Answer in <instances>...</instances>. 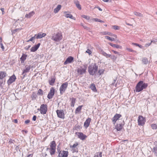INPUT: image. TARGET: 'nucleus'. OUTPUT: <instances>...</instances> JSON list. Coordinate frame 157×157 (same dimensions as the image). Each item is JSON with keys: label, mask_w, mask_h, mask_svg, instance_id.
Returning a JSON list of instances; mask_svg holds the SVG:
<instances>
[{"label": "nucleus", "mask_w": 157, "mask_h": 157, "mask_svg": "<svg viewBox=\"0 0 157 157\" xmlns=\"http://www.w3.org/2000/svg\"><path fill=\"white\" fill-rule=\"evenodd\" d=\"M98 66L96 63H92L88 67V72L90 75H94L98 70Z\"/></svg>", "instance_id": "nucleus-1"}, {"label": "nucleus", "mask_w": 157, "mask_h": 157, "mask_svg": "<svg viewBox=\"0 0 157 157\" xmlns=\"http://www.w3.org/2000/svg\"><path fill=\"white\" fill-rule=\"evenodd\" d=\"M148 86V84L142 81H140L137 84L136 87V92H139L144 89H146Z\"/></svg>", "instance_id": "nucleus-2"}, {"label": "nucleus", "mask_w": 157, "mask_h": 157, "mask_svg": "<svg viewBox=\"0 0 157 157\" xmlns=\"http://www.w3.org/2000/svg\"><path fill=\"white\" fill-rule=\"evenodd\" d=\"M62 38V36L61 33L57 32L52 35L51 39L55 42H59Z\"/></svg>", "instance_id": "nucleus-3"}, {"label": "nucleus", "mask_w": 157, "mask_h": 157, "mask_svg": "<svg viewBox=\"0 0 157 157\" xmlns=\"http://www.w3.org/2000/svg\"><path fill=\"white\" fill-rule=\"evenodd\" d=\"M48 111V106L46 104H42L40 106V113L42 114H44L46 113Z\"/></svg>", "instance_id": "nucleus-4"}, {"label": "nucleus", "mask_w": 157, "mask_h": 157, "mask_svg": "<svg viewBox=\"0 0 157 157\" xmlns=\"http://www.w3.org/2000/svg\"><path fill=\"white\" fill-rule=\"evenodd\" d=\"M68 84L67 82H65L61 85L59 88L60 94L61 95H62L65 92L67 88Z\"/></svg>", "instance_id": "nucleus-5"}, {"label": "nucleus", "mask_w": 157, "mask_h": 157, "mask_svg": "<svg viewBox=\"0 0 157 157\" xmlns=\"http://www.w3.org/2000/svg\"><path fill=\"white\" fill-rule=\"evenodd\" d=\"M138 125L143 126L146 122L145 118L141 116H139L138 118Z\"/></svg>", "instance_id": "nucleus-6"}, {"label": "nucleus", "mask_w": 157, "mask_h": 157, "mask_svg": "<svg viewBox=\"0 0 157 157\" xmlns=\"http://www.w3.org/2000/svg\"><path fill=\"white\" fill-rule=\"evenodd\" d=\"M32 67L31 65H29V66H25V69H24L23 71L22 74V75H23V78H24L25 76H26V73L29 72L31 68Z\"/></svg>", "instance_id": "nucleus-7"}, {"label": "nucleus", "mask_w": 157, "mask_h": 157, "mask_svg": "<svg viewBox=\"0 0 157 157\" xmlns=\"http://www.w3.org/2000/svg\"><path fill=\"white\" fill-rule=\"evenodd\" d=\"M56 113L58 117L63 119L64 118L65 114L63 110L57 109L56 111Z\"/></svg>", "instance_id": "nucleus-8"}, {"label": "nucleus", "mask_w": 157, "mask_h": 157, "mask_svg": "<svg viewBox=\"0 0 157 157\" xmlns=\"http://www.w3.org/2000/svg\"><path fill=\"white\" fill-rule=\"evenodd\" d=\"M55 90L54 87L51 88L50 91L48 94L47 98L49 99H52L55 94Z\"/></svg>", "instance_id": "nucleus-9"}, {"label": "nucleus", "mask_w": 157, "mask_h": 157, "mask_svg": "<svg viewBox=\"0 0 157 157\" xmlns=\"http://www.w3.org/2000/svg\"><path fill=\"white\" fill-rule=\"evenodd\" d=\"M86 67L85 66H84V68L80 67L77 69V72L79 75H82L86 73Z\"/></svg>", "instance_id": "nucleus-10"}, {"label": "nucleus", "mask_w": 157, "mask_h": 157, "mask_svg": "<svg viewBox=\"0 0 157 157\" xmlns=\"http://www.w3.org/2000/svg\"><path fill=\"white\" fill-rule=\"evenodd\" d=\"M121 116L122 115L121 114L116 113L112 119L113 124H115L117 121L118 120H119V119L121 117Z\"/></svg>", "instance_id": "nucleus-11"}, {"label": "nucleus", "mask_w": 157, "mask_h": 157, "mask_svg": "<svg viewBox=\"0 0 157 157\" xmlns=\"http://www.w3.org/2000/svg\"><path fill=\"white\" fill-rule=\"evenodd\" d=\"M16 79V77L14 74L10 76L9 79L7 81V83L8 85H10L13 82H15Z\"/></svg>", "instance_id": "nucleus-12"}, {"label": "nucleus", "mask_w": 157, "mask_h": 157, "mask_svg": "<svg viewBox=\"0 0 157 157\" xmlns=\"http://www.w3.org/2000/svg\"><path fill=\"white\" fill-rule=\"evenodd\" d=\"M75 134L77 135L78 137L82 140H84L87 136L83 134L82 132H75Z\"/></svg>", "instance_id": "nucleus-13"}, {"label": "nucleus", "mask_w": 157, "mask_h": 157, "mask_svg": "<svg viewBox=\"0 0 157 157\" xmlns=\"http://www.w3.org/2000/svg\"><path fill=\"white\" fill-rule=\"evenodd\" d=\"M124 124V121L121 124H117L115 125V128L117 129V131H120L123 128V126Z\"/></svg>", "instance_id": "nucleus-14"}, {"label": "nucleus", "mask_w": 157, "mask_h": 157, "mask_svg": "<svg viewBox=\"0 0 157 157\" xmlns=\"http://www.w3.org/2000/svg\"><path fill=\"white\" fill-rule=\"evenodd\" d=\"M74 57L71 56H70L68 57L66 60L64 62V65H66L68 63H71L73 62L74 61Z\"/></svg>", "instance_id": "nucleus-15"}, {"label": "nucleus", "mask_w": 157, "mask_h": 157, "mask_svg": "<svg viewBox=\"0 0 157 157\" xmlns=\"http://www.w3.org/2000/svg\"><path fill=\"white\" fill-rule=\"evenodd\" d=\"M91 121V118L89 117L86 120L84 123V126L86 128H87L89 126Z\"/></svg>", "instance_id": "nucleus-16"}, {"label": "nucleus", "mask_w": 157, "mask_h": 157, "mask_svg": "<svg viewBox=\"0 0 157 157\" xmlns=\"http://www.w3.org/2000/svg\"><path fill=\"white\" fill-rule=\"evenodd\" d=\"M40 44L39 43L36 45H35L34 46L32 47L30 49V51L32 52H35L36 51L39 47Z\"/></svg>", "instance_id": "nucleus-17"}, {"label": "nucleus", "mask_w": 157, "mask_h": 157, "mask_svg": "<svg viewBox=\"0 0 157 157\" xmlns=\"http://www.w3.org/2000/svg\"><path fill=\"white\" fill-rule=\"evenodd\" d=\"M46 35V34L45 33H38L37 34H36V38L37 39H40L42 38Z\"/></svg>", "instance_id": "nucleus-18"}, {"label": "nucleus", "mask_w": 157, "mask_h": 157, "mask_svg": "<svg viewBox=\"0 0 157 157\" xmlns=\"http://www.w3.org/2000/svg\"><path fill=\"white\" fill-rule=\"evenodd\" d=\"M27 56V55L24 54V53L23 54L22 56L20 58V59L21 61V63H23L25 61L26 59V58Z\"/></svg>", "instance_id": "nucleus-19"}, {"label": "nucleus", "mask_w": 157, "mask_h": 157, "mask_svg": "<svg viewBox=\"0 0 157 157\" xmlns=\"http://www.w3.org/2000/svg\"><path fill=\"white\" fill-rule=\"evenodd\" d=\"M7 75L6 73L3 71H0V80H2Z\"/></svg>", "instance_id": "nucleus-20"}, {"label": "nucleus", "mask_w": 157, "mask_h": 157, "mask_svg": "<svg viewBox=\"0 0 157 157\" xmlns=\"http://www.w3.org/2000/svg\"><path fill=\"white\" fill-rule=\"evenodd\" d=\"M56 78L55 77L52 76L51 78V79L49 80V83L50 85L51 86H53L55 82Z\"/></svg>", "instance_id": "nucleus-21"}, {"label": "nucleus", "mask_w": 157, "mask_h": 157, "mask_svg": "<svg viewBox=\"0 0 157 157\" xmlns=\"http://www.w3.org/2000/svg\"><path fill=\"white\" fill-rule=\"evenodd\" d=\"M90 88L94 92H96L97 91L95 85L94 83H92L90 85Z\"/></svg>", "instance_id": "nucleus-22"}, {"label": "nucleus", "mask_w": 157, "mask_h": 157, "mask_svg": "<svg viewBox=\"0 0 157 157\" xmlns=\"http://www.w3.org/2000/svg\"><path fill=\"white\" fill-rule=\"evenodd\" d=\"M56 143L55 141H52L50 144V148L56 149Z\"/></svg>", "instance_id": "nucleus-23"}, {"label": "nucleus", "mask_w": 157, "mask_h": 157, "mask_svg": "<svg viewBox=\"0 0 157 157\" xmlns=\"http://www.w3.org/2000/svg\"><path fill=\"white\" fill-rule=\"evenodd\" d=\"M74 3L76 5L77 7L80 10L82 9L81 6L79 4V1L78 0L75 1L74 2Z\"/></svg>", "instance_id": "nucleus-24"}, {"label": "nucleus", "mask_w": 157, "mask_h": 157, "mask_svg": "<svg viewBox=\"0 0 157 157\" xmlns=\"http://www.w3.org/2000/svg\"><path fill=\"white\" fill-rule=\"evenodd\" d=\"M70 100L71 101V107H74L75 105V103L76 102V99L74 98H70Z\"/></svg>", "instance_id": "nucleus-25"}, {"label": "nucleus", "mask_w": 157, "mask_h": 157, "mask_svg": "<svg viewBox=\"0 0 157 157\" xmlns=\"http://www.w3.org/2000/svg\"><path fill=\"white\" fill-rule=\"evenodd\" d=\"M109 44L111 46L117 48L121 49L122 47L117 44H113L111 43H109Z\"/></svg>", "instance_id": "nucleus-26"}, {"label": "nucleus", "mask_w": 157, "mask_h": 157, "mask_svg": "<svg viewBox=\"0 0 157 157\" xmlns=\"http://www.w3.org/2000/svg\"><path fill=\"white\" fill-rule=\"evenodd\" d=\"M61 7V6L60 5H58L57 7L54 10V12L55 13H57L60 10Z\"/></svg>", "instance_id": "nucleus-27"}, {"label": "nucleus", "mask_w": 157, "mask_h": 157, "mask_svg": "<svg viewBox=\"0 0 157 157\" xmlns=\"http://www.w3.org/2000/svg\"><path fill=\"white\" fill-rule=\"evenodd\" d=\"M35 14V12L33 11H31L28 14H26L25 17L28 18H29Z\"/></svg>", "instance_id": "nucleus-28"}, {"label": "nucleus", "mask_w": 157, "mask_h": 157, "mask_svg": "<svg viewBox=\"0 0 157 157\" xmlns=\"http://www.w3.org/2000/svg\"><path fill=\"white\" fill-rule=\"evenodd\" d=\"M83 107V105L79 106L75 109V113H78L80 112L82 109V107Z\"/></svg>", "instance_id": "nucleus-29"}, {"label": "nucleus", "mask_w": 157, "mask_h": 157, "mask_svg": "<svg viewBox=\"0 0 157 157\" xmlns=\"http://www.w3.org/2000/svg\"><path fill=\"white\" fill-rule=\"evenodd\" d=\"M64 13L65 14V16L67 18H70L71 19H73L74 17L71 14L69 13H67V12H64Z\"/></svg>", "instance_id": "nucleus-30"}, {"label": "nucleus", "mask_w": 157, "mask_h": 157, "mask_svg": "<svg viewBox=\"0 0 157 157\" xmlns=\"http://www.w3.org/2000/svg\"><path fill=\"white\" fill-rule=\"evenodd\" d=\"M68 154V151H62L61 155H62V157H67Z\"/></svg>", "instance_id": "nucleus-31"}, {"label": "nucleus", "mask_w": 157, "mask_h": 157, "mask_svg": "<svg viewBox=\"0 0 157 157\" xmlns=\"http://www.w3.org/2000/svg\"><path fill=\"white\" fill-rule=\"evenodd\" d=\"M37 96L35 92H33L31 96V97L32 98V100L35 99L37 98Z\"/></svg>", "instance_id": "nucleus-32"}, {"label": "nucleus", "mask_w": 157, "mask_h": 157, "mask_svg": "<svg viewBox=\"0 0 157 157\" xmlns=\"http://www.w3.org/2000/svg\"><path fill=\"white\" fill-rule=\"evenodd\" d=\"M92 20L96 22H98L101 23H104L105 22L104 21H102L97 18H93L92 19Z\"/></svg>", "instance_id": "nucleus-33"}, {"label": "nucleus", "mask_w": 157, "mask_h": 157, "mask_svg": "<svg viewBox=\"0 0 157 157\" xmlns=\"http://www.w3.org/2000/svg\"><path fill=\"white\" fill-rule=\"evenodd\" d=\"M36 34L34 35V36L33 37H32L30 39L28 40L27 41L28 42H29V41H32L33 43H34V42L33 41V40L34 39H35L36 38Z\"/></svg>", "instance_id": "nucleus-34"}, {"label": "nucleus", "mask_w": 157, "mask_h": 157, "mask_svg": "<svg viewBox=\"0 0 157 157\" xmlns=\"http://www.w3.org/2000/svg\"><path fill=\"white\" fill-rule=\"evenodd\" d=\"M152 151L154 153L155 155L157 156V147L155 146L153 147Z\"/></svg>", "instance_id": "nucleus-35"}, {"label": "nucleus", "mask_w": 157, "mask_h": 157, "mask_svg": "<svg viewBox=\"0 0 157 157\" xmlns=\"http://www.w3.org/2000/svg\"><path fill=\"white\" fill-rule=\"evenodd\" d=\"M102 54L107 58H109L111 56V55L107 54L104 51L102 52Z\"/></svg>", "instance_id": "nucleus-36"}, {"label": "nucleus", "mask_w": 157, "mask_h": 157, "mask_svg": "<svg viewBox=\"0 0 157 157\" xmlns=\"http://www.w3.org/2000/svg\"><path fill=\"white\" fill-rule=\"evenodd\" d=\"M142 61L143 63L145 64H147L148 63V60L146 58H144L142 59Z\"/></svg>", "instance_id": "nucleus-37"}, {"label": "nucleus", "mask_w": 157, "mask_h": 157, "mask_svg": "<svg viewBox=\"0 0 157 157\" xmlns=\"http://www.w3.org/2000/svg\"><path fill=\"white\" fill-rule=\"evenodd\" d=\"M50 154L51 155H54L56 151V149L54 148H50Z\"/></svg>", "instance_id": "nucleus-38"}, {"label": "nucleus", "mask_w": 157, "mask_h": 157, "mask_svg": "<svg viewBox=\"0 0 157 157\" xmlns=\"http://www.w3.org/2000/svg\"><path fill=\"white\" fill-rule=\"evenodd\" d=\"M43 91L41 89H39L37 92V94L38 95L42 96L43 95Z\"/></svg>", "instance_id": "nucleus-39"}, {"label": "nucleus", "mask_w": 157, "mask_h": 157, "mask_svg": "<svg viewBox=\"0 0 157 157\" xmlns=\"http://www.w3.org/2000/svg\"><path fill=\"white\" fill-rule=\"evenodd\" d=\"M105 71V70L104 69H100L98 70V73L99 75L103 74Z\"/></svg>", "instance_id": "nucleus-40"}, {"label": "nucleus", "mask_w": 157, "mask_h": 157, "mask_svg": "<svg viewBox=\"0 0 157 157\" xmlns=\"http://www.w3.org/2000/svg\"><path fill=\"white\" fill-rule=\"evenodd\" d=\"M151 127L153 129H156L157 128V125L156 124H151Z\"/></svg>", "instance_id": "nucleus-41"}, {"label": "nucleus", "mask_w": 157, "mask_h": 157, "mask_svg": "<svg viewBox=\"0 0 157 157\" xmlns=\"http://www.w3.org/2000/svg\"><path fill=\"white\" fill-rule=\"evenodd\" d=\"M105 37L106 39H108L109 40H111L112 41H113L115 40V39L114 38L110 37L109 36H105Z\"/></svg>", "instance_id": "nucleus-42"}, {"label": "nucleus", "mask_w": 157, "mask_h": 157, "mask_svg": "<svg viewBox=\"0 0 157 157\" xmlns=\"http://www.w3.org/2000/svg\"><path fill=\"white\" fill-rule=\"evenodd\" d=\"M134 15L139 17H142L143 15L142 14H141L139 12H134Z\"/></svg>", "instance_id": "nucleus-43"}, {"label": "nucleus", "mask_w": 157, "mask_h": 157, "mask_svg": "<svg viewBox=\"0 0 157 157\" xmlns=\"http://www.w3.org/2000/svg\"><path fill=\"white\" fill-rule=\"evenodd\" d=\"M78 143L77 142H76L75 144H74L73 145H71L70 146V147L72 149L75 148V147L78 145Z\"/></svg>", "instance_id": "nucleus-44"}, {"label": "nucleus", "mask_w": 157, "mask_h": 157, "mask_svg": "<svg viewBox=\"0 0 157 157\" xmlns=\"http://www.w3.org/2000/svg\"><path fill=\"white\" fill-rule=\"evenodd\" d=\"M132 44L133 45L138 46L139 48H143V46H142L141 45L139 44H137L136 43H132Z\"/></svg>", "instance_id": "nucleus-45"}, {"label": "nucleus", "mask_w": 157, "mask_h": 157, "mask_svg": "<svg viewBox=\"0 0 157 157\" xmlns=\"http://www.w3.org/2000/svg\"><path fill=\"white\" fill-rule=\"evenodd\" d=\"M82 17L83 18L86 19L87 20H89L90 18V17L89 16L84 15H82Z\"/></svg>", "instance_id": "nucleus-46"}, {"label": "nucleus", "mask_w": 157, "mask_h": 157, "mask_svg": "<svg viewBox=\"0 0 157 157\" xmlns=\"http://www.w3.org/2000/svg\"><path fill=\"white\" fill-rule=\"evenodd\" d=\"M102 33L103 35H108L112 36L111 33L109 32L105 31V32H103Z\"/></svg>", "instance_id": "nucleus-47"}, {"label": "nucleus", "mask_w": 157, "mask_h": 157, "mask_svg": "<svg viewBox=\"0 0 157 157\" xmlns=\"http://www.w3.org/2000/svg\"><path fill=\"white\" fill-rule=\"evenodd\" d=\"M20 29H15L12 30V34L15 33L17 32L20 30Z\"/></svg>", "instance_id": "nucleus-48"}, {"label": "nucleus", "mask_w": 157, "mask_h": 157, "mask_svg": "<svg viewBox=\"0 0 157 157\" xmlns=\"http://www.w3.org/2000/svg\"><path fill=\"white\" fill-rule=\"evenodd\" d=\"M74 129H75L77 130H78V129H80V126L78 124H77L75 125Z\"/></svg>", "instance_id": "nucleus-49"}, {"label": "nucleus", "mask_w": 157, "mask_h": 157, "mask_svg": "<svg viewBox=\"0 0 157 157\" xmlns=\"http://www.w3.org/2000/svg\"><path fill=\"white\" fill-rule=\"evenodd\" d=\"M113 29L115 30H118L119 29L120 27L117 25H113L112 27Z\"/></svg>", "instance_id": "nucleus-50"}, {"label": "nucleus", "mask_w": 157, "mask_h": 157, "mask_svg": "<svg viewBox=\"0 0 157 157\" xmlns=\"http://www.w3.org/2000/svg\"><path fill=\"white\" fill-rule=\"evenodd\" d=\"M110 58L113 60H115L116 59H117V57H116L114 55H111L110 56Z\"/></svg>", "instance_id": "nucleus-51"}, {"label": "nucleus", "mask_w": 157, "mask_h": 157, "mask_svg": "<svg viewBox=\"0 0 157 157\" xmlns=\"http://www.w3.org/2000/svg\"><path fill=\"white\" fill-rule=\"evenodd\" d=\"M78 149L77 148H74L72 149V153H74L75 152H78Z\"/></svg>", "instance_id": "nucleus-52"}, {"label": "nucleus", "mask_w": 157, "mask_h": 157, "mask_svg": "<svg viewBox=\"0 0 157 157\" xmlns=\"http://www.w3.org/2000/svg\"><path fill=\"white\" fill-rule=\"evenodd\" d=\"M127 50L130 52H135V51L134 50H133L132 49L130 48H127Z\"/></svg>", "instance_id": "nucleus-53"}, {"label": "nucleus", "mask_w": 157, "mask_h": 157, "mask_svg": "<svg viewBox=\"0 0 157 157\" xmlns=\"http://www.w3.org/2000/svg\"><path fill=\"white\" fill-rule=\"evenodd\" d=\"M86 52L88 53V54L90 55L91 53H92V52L91 51V50L90 49H87L86 51Z\"/></svg>", "instance_id": "nucleus-54"}, {"label": "nucleus", "mask_w": 157, "mask_h": 157, "mask_svg": "<svg viewBox=\"0 0 157 157\" xmlns=\"http://www.w3.org/2000/svg\"><path fill=\"white\" fill-rule=\"evenodd\" d=\"M15 140H12L11 139H10L9 140V143L11 144L12 143L13 144Z\"/></svg>", "instance_id": "nucleus-55"}, {"label": "nucleus", "mask_w": 157, "mask_h": 157, "mask_svg": "<svg viewBox=\"0 0 157 157\" xmlns=\"http://www.w3.org/2000/svg\"><path fill=\"white\" fill-rule=\"evenodd\" d=\"M0 45L1 48L2 49V50L3 51L4 49V47L2 43H0Z\"/></svg>", "instance_id": "nucleus-56"}, {"label": "nucleus", "mask_w": 157, "mask_h": 157, "mask_svg": "<svg viewBox=\"0 0 157 157\" xmlns=\"http://www.w3.org/2000/svg\"><path fill=\"white\" fill-rule=\"evenodd\" d=\"M36 115H34L32 118L33 121H36Z\"/></svg>", "instance_id": "nucleus-57"}, {"label": "nucleus", "mask_w": 157, "mask_h": 157, "mask_svg": "<svg viewBox=\"0 0 157 157\" xmlns=\"http://www.w3.org/2000/svg\"><path fill=\"white\" fill-rule=\"evenodd\" d=\"M57 152L58 153H62V151H60V148L58 147L57 148Z\"/></svg>", "instance_id": "nucleus-58"}, {"label": "nucleus", "mask_w": 157, "mask_h": 157, "mask_svg": "<svg viewBox=\"0 0 157 157\" xmlns=\"http://www.w3.org/2000/svg\"><path fill=\"white\" fill-rule=\"evenodd\" d=\"M30 121L29 120H27L26 121H25V124H28V123H29Z\"/></svg>", "instance_id": "nucleus-59"}, {"label": "nucleus", "mask_w": 157, "mask_h": 157, "mask_svg": "<svg viewBox=\"0 0 157 157\" xmlns=\"http://www.w3.org/2000/svg\"><path fill=\"white\" fill-rule=\"evenodd\" d=\"M1 10L2 11V14H3L4 13V8H1Z\"/></svg>", "instance_id": "nucleus-60"}, {"label": "nucleus", "mask_w": 157, "mask_h": 157, "mask_svg": "<svg viewBox=\"0 0 157 157\" xmlns=\"http://www.w3.org/2000/svg\"><path fill=\"white\" fill-rule=\"evenodd\" d=\"M112 52H113L114 54H119V52L117 51H114V50H112Z\"/></svg>", "instance_id": "nucleus-61"}, {"label": "nucleus", "mask_w": 157, "mask_h": 157, "mask_svg": "<svg viewBox=\"0 0 157 157\" xmlns=\"http://www.w3.org/2000/svg\"><path fill=\"white\" fill-rule=\"evenodd\" d=\"M101 156H102L101 153L100 152V153L99 155H98L97 156L96 155L95 156H94V157H101Z\"/></svg>", "instance_id": "nucleus-62"}, {"label": "nucleus", "mask_w": 157, "mask_h": 157, "mask_svg": "<svg viewBox=\"0 0 157 157\" xmlns=\"http://www.w3.org/2000/svg\"><path fill=\"white\" fill-rule=\"evenodd\" d=\"M31 45H29L28 47L26 46L25 47V48L26 50H28L30 47Z\"/></svg>", "instance_id": "nucleus-63"}, {"label": "nucleus", "mask_w": 157, "mask_h": 157, "mask_svg": "<svg viewBox=\"0 0 157 157\" xmlns=\"http://www.w3.org/2000/svg\"><path fill=\"white\" fill-rule=\"evenodd\" d=\"M13 122L15 123H17V122H18V121H17V119H14V120L13 121Z\"/></svg>", "instance_id": "nucleus-64"}]
</instances>
